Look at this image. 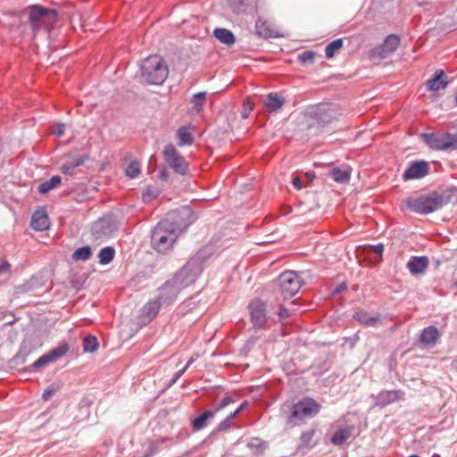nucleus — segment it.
Here are the masks:
<instances>
[{
    "label": "nucleus",
    "instance_id": "e433bc0d",
    "mask_svg": "<svg viewBox=\"0 0 457 457\" xmlns=\"http://www.w3.org/2000/svg\"><path fill=\"white\" fill-rule=\"evenodd\" d=\"M160 194V190L154 187H147L142 194V199L145 203L151 202Z\"/></svg>",
    "mask_w": 457,
    "mask_h": 457
},
{
    "label": "nucleus",
    "instance_id": "412c9836",
    "mask_svg": "<svg viewBox=\"0 0 457 457\" xmlns=\"http://www.w3.org/2000/svg\"><path fill=\"white\" fill-rule=\"evenodd\" d=\"M355 428L353 425L339 428L332 436L331 443L334 445H344L352 436Z\"/></svg>",
    "mask_w": 457,
    "mask_h": 457
},
{
    "label": "nucleus",
    "instance_id": "864d4df0",
    "mask_svg": "<svg viewBox=\"0 0 457 457\" xmlns=\"http://www.w3.org/2000/svg\"><path fill=\"white\" fill-rule=\"evenodd\" d=\"M345 289H346L345 283H342L341 285H339L338 287H336V289L333 291V294L334 295H337V294H339L340 292H342L343 290H345Z\"/></svg>",
    "mask_w": 457,
    "mask_h": 457
},
{
    "label": "nucleus",
    "instance_id": "6e6d98bb",
    "mask_svg": "<svg viewBox=\"0 0 457 457\" xmlns=\"http://www.w3.org/2000/svg\"><path fill=\"white\" fill-rule=\"evenodd\" d=\"M235 36L233 33L230 32V45H232L235 42Z\"/></svg>",
    "mask_w": 457,
    "mask_h": 457
},
{
    "label": "nucleus",
    "instance_id": "a18cd8bd",
    "mask_svg": "<svg viewBox=\"0 0 457 457\" xmlns=\"http://www.w3.org/2000/svg\"><path fill=\"white\" fill-rule=\"evenodd\" d=\"M193 361H194V360H193V358H191L188 361V362L187 363V365L182 370L177 371L174 374V377L171 379L170 384L175 383L184 374V372L189 368V366L192 364Z\"/></svg>",
    "mask_w": 457,
    "mask_h": 457
},
{
    "label": "nucleus",
    "instance_id": "c03bdc74",
    "mask_svg": "<svg viewBox=\"0 0 457 457\" xmlns=\"http://www.w3.org/2000/svg\"><path fill=\"white\" fill-rule=\"evenodd\" d=\"M253 108V104L252 103L251 99L248 97L243 104V111L241 113V116L243 119H246L249 116L250 112Z\"/></svg>",
    "mask_w": 457,
    "mask_h": 457
},
{
    "label": "nucleus",
    "instance_id": "13d9d810",
    "mask_svg": "<svg viewBox=\"0 0 457 457\" xmlns=\"http://www.w3.org/2000/svg\"><path fill=\"white\" fill-rule=\"evenodd\" d=\"M307 175H308V177H309V178H311V179L314 178V174L307 173Z\"/></svg>",
    "mask_w": 457,
    "mask_h": 457
},
{
    "label": "nucleus",
    "instance_id": "58836bf2",
    "mask_svg": "<svg viewBox=\"0 0 457 457\" xmlns=\"http://www.w3.org/2000/svg\"><path fill=\"white\" fill-rule=\"evenodd\" d=\"M50 362H54L52 357L50 356L49 353L42 355L39 357L34 363L32 364L33 369H39L41 367H44Z\"/></svg>",
    "mask_w": 457,
    "mask_h": 457
},
{
    "label": "nucleus",
    "instance_id": "9d476101",
    "mask_svg": "<svg viewBox=\"0 0 457 457\" xmlns=\"http://www.w3.org/2000/svg\"><path fill=\"white\" fill-rule=\"evenodd\" d=\"M400 45V37L395 34H391L386 37L383 44L378 46L370 51L371 58L385 59L395 52Z\"/></svg>",
    "mask_w": 457,
    "mask_h": 457
},
{
    "label": "nucleus",
    "instance_id": "f3484780",
    "mask_svg": "<svg viewBox=\"0 0 457 457\" xmlns=\"http://www.w3.org/2000/svg\"><path fill=\"white\" fill-rule=\"evenodd\" d=\"M446 79L447 76L443 70L436 71L433 77L427 82L428 89L430 91L445 89L448 85Z\"/></svg>",
    "mask_w": 457,
    "mask_h": 457
},
{
    "label": "nucleus",
    "instance_id": "b1692460",
    "mask_svg": "<svg viewBox=\"0 0 457 457\" xmlns=\"http://www.w3.org/2000/svg\"><path fill=\"white\" fill-rule=\"evenodd\" d=\"M285 104V98L278 93H270L264 100V105L269 112H276Z\"/></svg>",
    "mask_w": 457,
    "mask_h": 457
},
{
    "label": "nucleus",
    "instance_id": "f8f14e48",
    "mask_svg": "<svg viewBox=\"0 0 457 457\" xmlns=\"http://www.w3.org/2000/svg\"><path fill=\"white\" fill-rule=\"evenodd\" d=\"M228 404V396H225L222 400L214 405L212 410L204 411L202 415L192 420L193 430L198 431L206 426V421L217 416Z\"/></svg>",
    "mask_w": 457,
    "mask_h": 457
},
{
    "label": "nucleus",
    "instance_id": "49530a36",
    "mask_svg": "<svg viewBox=\"0 0 457 457\" xmlns=\"http://www.w3.org/2000/svg\"><path fill=\"white\" fill-rule=\"evenodd\" d=\"M247 404L246 402H244L243 403H241L235 411H230V429L234 427H237V426L231 421L232 419H234L236 416H237V414L242 411V409Z\"/></svg>",
    "mask_w": 457,
    "mask_h": 457
},
{
    "label": "nucleus",
    "instance_id": "3c124183",
    "mask_svg": "<svg viewBox=\"0 0 457 457\" xmlns=\"http://www.w3.org/2000/svg\"><path fill=\"white\" fill-rule=\"evenodd\" d=\"M54 393L55 389L53 386L47 387L42 395L43 400L47 401Z\"/></svg>",
    "mask_w": 457,
    "mask_h": 457
},
{
    "label": "nucleus",
    "instance_id": "2eb2a0df",
    "mask_svg": "<svg viewBox=\"0 0 457 457\" xmlns=\"http://www.w3.org/2000/svg\"><path fill=\"white\" fill-rule=\"evenodd\" d=\"M7 19L11 21H4V25L9 28L14 38H23L29 35V27L26 24H21L20 18L17 15L12 14L7 16Z\"/></svg>",
    "mask_w": 457,
    "mask_h": 457
},
{
    "label": "nucleus",
    "instance_id": "c9c22d12",
    "mask_svg": "<svg viewBox=\"0 0 457 457\" xmlns=\"http://www.w3.org/2000/svg\"><path fill=\"white\" fill-rule=\"evenodd\" d=\"M268 22L265 21L259 20L256 21L257 33L264 37H274L273 31L266 28Z\"/></svg>",
    "mask_w": 457,
    "mask_h": 457
},
{
    "label": "nucleus",
    "instance_id": "bf43d9fd",
    "mask_svg": "<svg viewBox=\"0 0 457 457\" xmlns=\"http://www.w3.org/2000/svg\"><path fill=\"white\" fill-rule=\"evenodd\" d=\"M453 286L457 288V279L453 282Z\"/></svg>",
    "mask_w": 457,
    "mask_h": 457
},
{
    "label": "nucleus",
    "instance_id": "7ed1b4c3",
    "mask_svg": "<svg viewBox=\"0 0 457 457\" xmlns=\"http://www.w3.org/2000/svg\"><path fill=\"white\" fill-rule=\"evenodd\" d=\"M448 203L446 197L437 192H431L419 197H411L406 200L409 210L420 214L433 212Z\"/></svg>",
    "mask_w": 457,
    "mask_h": 457
},
{
    "label": "nucleus",
    "instance_id": "473e14b6",
    "mask_svg": "<svg viewBox=\"0 0 457 457\" xmlns=\"http://www.w3.org/2000/svg\"><path fill=\"white\" fill-rule=\"evenodd\" d=\"M91 248L89 246H83L73 253L72 259L75 261H87L91 257Z\"/></svg>",
    "mask_w": 457,
    "mask_h": 457
},
{
    "label": "nucleus",
    "instance_id": "cd10ccee",
    "mask_svg": "<svg viewBox=\"0 0 457 457\" xmlns=\"http://www.w3.org/2000/svg\"><path fill=\"white\" fill-rule=\"evenodd\" d=\"M61 184V178L59 176H53L49 180L43 182L38 187V191L41 194H46L50 190L57 187Z\"/></svg>",
    "mask_w": 457,
    "mask_h": 457
},
{
    "label": "nucleus",
    "instance_id": "6ab92c4d",
    "mask_svg": "<svg viewBox=\"0 0 457 457\" xmlns=\"http://www.w3.org/2000/svg\"><path fill=\"white\" fill-rule=\"evenodd\" d=\"M407 267L412 275L423 273L428 267V259L426 256L411 257Z\"/></svg>",
    "mask_w": 457,
    "mask_h": 457
},
{
    "label": "nucleus",
    "instance_id": "5701e85b",
    "mask_svg": "<svg viewBox=\"0 0 457 457\" xmlns=\"http://www.w3.org/2000/svg\"><path fill=\"white\" fill-rule=\"evenodd\" d=\"M31 227L36 230H45L49 227V219L45 211H36L31 217Z\"/></svg>",
    "mask_w": 457,
    "mask_h": 457
},
{
    "label": "nucleus",
    "instance_id": "1a4fd4ad",
    "mask_svg": "<svg viewBox=\"0 0 457 457\" xmlns=\"http://www.w3.org/2000/svg\"><path fill=\"white\" fill-rule=\"evenodd\" d=\"M163 157L167 164L178 174L185 175L188 170V163L172 145L163 150Z\"/></svg>",
    "mask_w": 457,
    "mask_h": 457
},
{
    "label": "nucleus",
    "instance_id": "7c9ffc66",
    "mask_svg": "<svg viewBox=\"0 0 457 457\" xmlns=\"http://www.w3.org/2000/svg\"><path fill=\"white\" fill-rule=\"evenodd\" d=\"M97 338L94 336H87L83 340V349L86 353H95L98 349Z\"/></svg>",
    "mask_w": 457,
    "mask_h": 457
},
{
    "label": "nucleus",
    "instance_id": "a211bd4d",
    "mask_svg": "<svg viewBox=\"0 0 457 457\" xmlns=\"http://www.w3.org/2000/svg\"><path fill=\"white\" fill-rule=\"evenodd\" d=\"M440 337V333L435 326L425 328L420 336V342L424 346L435 345Z\"/></svg>",
    "mask_w": 457,
    "mask_h": 457
},
{
    "label": "nucleus",
    "instance_id": "4be33fe9",
    "mask_svg": "<svg viewBox=\"0 0 457 457\" xmlns=\"http://www.w3.org/2000/svg\"><path fill=\"white\" fill-rule=\"evenodd\" d=\"M353 318L361 325L368 327H375L380 323L379 314H371L365 311H360L355 312Z\"/></svg>",
    "mask_w": 457,
    "mask_h": 457
},
{
    "label": "nucleus",
    "instance_id": "c85d7f7f",
    "mask_svg": "<svg viewBox=\"0 0 457 457\" xmlns=\"http://www.w3.org/2000/svg\"><path fill=\"white\" fill-rule=\"evenodd\" d=\"M114 254L115 251L113 247H104L98 254L99 262L104 265L110 263L113 260Z\"/></svg>",
    "mask_w": 457,
    "mask_h": 457
},
{
    "label": "nucleus",
    "instance_id": "4c0bfd02",
    "mask_svg": "<svg viewBox=\"0 0 457 457\" xmlns=\"http://www.w3.org/2000/svg\"><path fill=\"white\" fill-rule=\"evenodd\" d=\"M140 171V164L137 162H130L126 168V175L131 179L137 177Z\"/></svg>",
    "mask_w": 457,
    "mask_h": 457
},
{
    "label": "nucleus",
    "instance_id": "a878e982",
    "mask_svg": "<svg viewBox=\"0 0 457 457\" xmlns=\"http://www.w3.org/2000/svg\"><path fill=\"white\" fill-rule=\"evenodd\" d=\"M177 137L179 140L178 144L179 146L191 145L193 143L191 129L188 127L180 128L177 132Z\"/></svg>",
    "mask_w": 457,
    "mask_h": 457
},
{
    "label": "nucleus",
    "instance_id": "6e6552de",
    "mask_svg": "<svg viewBox=\"0 0 457 457\" xmlns=\"http://www.w3.org/2000/svg\"><path fill=\"white\" fill-rule=\"evenodd\" d=\"M278 282L279 292L284 300L295 295L303 284L300 274L294 270H286L281 273Z\"/></svg>",
    "mask_w": 457,
    "mask_h": 457
},
{
    "label": "nucleus",
    "instance_id": "4d7b16f0",
    "mask_svg": "<svg viewBox=\"0 0 457 457\" xmlns=\"http://www.w3.org/2000/svg\"><path fill=\"white\" fill-rule=\"evenodd\" d=\"M161 179H167V174H166V172H165V171H162V172L161 173Z\"/></svg>",
    "mask_w": 457,
    "mask_h": 457
},
{
    "label": "nucleus",
    "instance_id": "de8ad7c7",
    "mask_svg": "<svg viewBox=\"0 0 457 457\" xmlns=\"http://www.w3.org/2000/svg\"><path fill=\"white\" fill-rule=\"evenodd\" d=\"M65 131V125L63 123L56 124L53 127V133L56 137H62L63 136Z\"/></svg>",
    "mask_w": 457,
    "mask_h": 457
},
{
    "label": "nucleus",
    "instance_id": "2f4dec72",
    "mask_svg": "<svg viewBox=\"0 0 457 457\" xmlns=\"http://www.w3.org/2000/svg\"><path fill=\"white\" fill-rule=\"evenodd\" d=\"M247 446L253 451V453L256 455L262 454L267 448L266 443L259 438L251 439L248 442Z\"/></svg>",
    "mask_w": 457,
    "mask_h": 457
},
{
    "label": "nucleus",
    "instance_id": "423d86ee",
    "mask_svg": "<svg viewBox=\"0 0 457 457\" xmlns=\"http://www.w3.org/2000/svg\"><path fill=\"white\" fill-rule=\"evenodd\" d=\"M320 410V405L314 400L306 398L291 408V413L287 418V423L291 427L301 425L306 418L316 415Z\"/></svg>",
    "mask_w": 457,
    "mask_h": 457
},
{
    "label": "nucleus",
    "instance_id": "dca6fc26",
    "mask_svg": "<svg viewBox=\"0 0 457 457\" xmlns=\"http://www.w3.org/2000/svg\"><path fill=\"white\" fill-rule=\"evenodd\" d=\"M404 398V393L401 390H386L381 391L378 395V404L380 406H386L396 401L403 400Z\"/></svg>",
    "mask_w": 457,
    "mask_h": 457
},
{
    "label": "nucleus",
    "instance_id": "79ce46f5",
    "mask_svg": "<svg viewBox=\"0 0 457 457\" xmlns=\"http://www.w3.org/2000/svg\"><path fill=\"white\" fill-rule=\"evenodd\" d=\"M205 96L206 94L204 92H200L197 94H195L192 97V104L196 108V111H199V107L202 106L205 102Z\"/></svg>",
    "mask_w": 457,
    "mask_h": 457
},
{
    "label": "nucleus",
    "instance_id": "72a5a7b5",
    "mask_svg": "<svg viewBox=\"0 0 457 457\" xmlns=\"http://www.w3.org/2000/svg\"><path fill=\"white\" fill-rule=\"evenodd\" d=\"M333 113L334 112L332 110L323 111L319 109V112L316 113L319 123L325 125L331 122L335 119Z\"/></svg>",
    "mask_w": 457,
    "mask_h": 457
},
{
    "label": "nucleus",
    "instance_id": "09e8293b",
    "mask_svg": "<svg viewBox=\"0 0 457 457\" xmlns=\"http://www.w3.org/2000/svg\"><path fill=\"white\" fill-rule=\"evenodd\" d=\"M291 313H292V310H290L287 307H284V306H280L279 312L278 314L281 320H284V319L288 318L291 315Z\"/></svg>",
    "mask_w": 457,
    "mask_h": 457
},
{
    "label": "nucleus",
    "instance_id": "5fc2aeb1",
    "mask_svg": "<svg viewBox=\"0 0 457 457\" xmlns=\"http://www.w3.org/2000/svg\"><path fill=\"white\" fill-rule=\"evenodd\" d=\"M227 419H225L223 421H221L219 425L218 430H225L227 429V424H226Z\"/></svg>",
    "mask_w": 457,
    "mask_h": 457
},
{
    "label": "nucleus",
    "instance_id": "052dcab7",
    "mask_svg": "<svg viewBox=\"0 0 457 457\" xmlns=\"http://www.w3.org/2000/svg\"><path fill=\"white\" fill-rule=\"evenodd\" d=\"M409 457H420V456H419V455H416V454H412V455H411V456H409Z\"/></svg>",
    "mask_w": 457,
    "mask_h": 457
},
{
    "label": "nucleus",
    "instance_id": "c756f323",
    "mask_svg": "<svg viewBox=\"0 0 457 457\" xmlns=\"http://www.w3.org/2000/svg\"><path fill=\"white\" fill-rule=\"evenodd\" d=\"M343 47V39L337 38L330 42L325 48L326 57L333 58L341 48Z\"/></svg>",
    "mask_w": 457,
    "mask_h": 457
},
{
    "label": "nucleus",
    "instance_id": "20e7f679",
    "mask_svg": "<svg viewBox=\"0 0 457 457\" xmlns=\"http://www.w3.org/2000/svg\"><path fill=\"white\" fill-rule=\"evenodd\" d=\"M179 230L173 228L168 222H160L154 228L152 234V245L159 253H165L171 249L177 240Z\"/></svg>",
    "mask_w": 457,
    "mask_h": 457
},
{
    "label": "nucleus",
    "instance_id": "ea45409f",
    "mask_svg": "<svg viewBox=\"0 0 457 457\" xmlns=\"http://www.w3.org/2000/svg\"><path fill=\"white\" fill-rule=\"evenodd\" d=\"M213 36L220 42L228 45V29H215Z\"/></svg>",
    "mask_w": 457,
    "mask_h": 457
},
{
    "label": "nucleus",
    "instance_id": "bb28decb",
    "mask_svg": "<svg viewBox=\"0 0 457 457\" xmlns=\"http://www.w3.org/2000/svg\"><path fill=\"white\" fill-rule=\"evenodd\" d=\"M315 432V429H308L303 432L300 436L301 444L298 448L310 449L313 447L315 445V442L313 441Z\"/></svg>",
    "mask_w": 457,
    "mask_h": 457
},
{
    "label": "nucleus",
    "instance_id": "ddd939ff",
    "mask_svg": "<svg viewBox=\"0 0 457 457\" xmlns=\"http://www.w3.org/2000/svg\"><path fill=\"white\" fill-rule=\"evenodd\" d=\"M199 274V267L195 262H189L178 272L176 279L180 286L187 287L195 281Z\"/></svg>",
    "mask_w": 457,
    "mask_h": 457
},
{
    "label": "nucleus",
    "instance_id": "603ef678",
    "mask_svg": "<svg viewBox=\"0 0 457 457\" xmlns=\"http://www.w3.org/2000/svg\"><path fill=\"white\" fill-rule=\"evenodd\" d=\"M293 186L296 188V189H301L302 188V182H301V179L300 178L298 177H295L293 179Z\"/></svg>",
    "mask_w": 457,
    "mask_h": 457
},
{
    "label": "nucleus",
    "instance_id": "f704fd0d",
    "mask_svg": "<svg viewBox=\"0 0 457 457\" xmlns=\"http://www.w3.org/2000/svg\"><path fill=\"white\" fill-rule=\"evenodd\" d=\"M68 351H69L68 344L62 343L58 347L51 350L49 352V354L52 357L53 361H55L56 360L64 356L68 353Z\"/></svg>",
    "mask_w": 457,
    "mask_h": 457
},
{
    "label": "nucleus",
    "instance_id": "a19ab883",
    "mask_svg": "<svg viewBox=\"0 0 457 457\" xmlns=\"http://www.w3.org/2000/svg\"><path fill=\"white\" fill-rule=\"evenodd\" d=\"M364 251L367 253V254L370 253H376L378 255L379 259L377 261L378 262L381 260L382 253L384 251V245L382 244H378L376 245H369L368 247L364 248Z\"/></svg>",
    "mask_w": 457,
    "mask_h": 457
},
{
    "label": "nucleus",
    "instance_id": "f257e3e1",
    "mask_svg": "<svg viewBox=\"0 0 457 457\" xmlns=\"http://www.w3.org/2000/svg\"><path fill=\"white\" fill-rule=\"evenodd\" d=\"M57 20V12L53 9L33 5L29 8V21L31 37L39 34H48Z\"/></svg>",
    "mask_w": 457,
    "mask_h": 457
},
{
    "label": "nucleus",
    "instance_id": "0eeeda50",
    "mask_svg": "<svg viewBox=\"0 0 457 457\" xmlns=\"http://www.w3.org/2000/svg\"><path fill=\"white\" fill-rule=\"evenodd\" d=\"M423 141L433 150H457V134L451 133H424Z\"/></svg>",
    "mask_w": 457,
    "mask_h": 457
},
{
    "label": "nucleus",
    "instance_id": "393cba45",
    "mask_svg": "<svg viewBox=\"0 0 457 457\" xmlns=\"http://www.w3.org/2000/svg\"><path fill=\"white\" fill-rule=\"evenodd\" d=\"M328 176H330L337 183H347L351 177V169L349 168H333L329 170Z\"/></svg>",
    "mask_w": 457,
    "mask_h": 457
},
{
    "label": "nucleus",
    "instance_id": "f03ea898",
    "mask_svg": "<svg viewBox=\"0 0 457 457\" xmlns=\"http://www.w3.org/2000/svg\"><path fill=\"white\" fill-rule=\"evenodd\" d=\"M140 75L148 84L162 85L168 78L169 68L162 57L154 54L142 62Z\"/></svg>",
    "mask_w": 457,
    "mask_h": 457
},
{
    "label": "nucleus",
    "instance_id": "8fccbe9b",
    "mask_svg": "<svg viewBox=\"0 0 457 457\" xmlns=\"http://www.w3.org/2000/svg\"><path fill=\"white\" fill-rule=\"evenodd\" d=\"M11 270V264L5 261L2 260L0 262V274L2 273H8Z\"/></svg>",
    "mask_w": 457,
    "mask_h": 457
},
{
    "label": "nucleus",
    "instance_id": "aec40b11",
    "mask_svg": "<svg viewBox=\"0 0 457 457\" xmlns=\"http://www.w3.org/2000/svg\"><path fill=\"white\" fill-rule=\"evenodd\" d=\"M84 155H68L62 163L61 170L63 174L71 175L75 168L81 166L86 162Z\"/></svg>",
    "mask_w": 457,
    "mask_h": 457
},
{
    "label": "nucleus",
    "instance_id": "39448f33",
    "mask_svg": "<svg viewBox=\"0 0 457 457\" xmlns=\"http://www.w3.org/2000/svg\"><path fill=\"white\" fill-rule=\"evenodd\" d=\"M176 293L168 285L162 287L157 299L150 300L141 310L140 319L143 323L150 322L159 312L162 303H170Z\"/></svg>",
    "mask_w": 457,
    "mask_h": 457
},
{
    "label": "nucleus",
    "instance_id": "37998d69",
    "mask_svg": "<svg viewBox=\"0 0 457 457\" xmlns=\"http://www.w3.org/2000/svg\"><path fill=\"white\" fill-rule=\"evenodd\" d=\"M315 53L312 51H304L299 54L298 58L303 63H312L314 62Z\"/></svg>",
    "mask_w": 457,
    "mask_h": 457
},
{
    "label": "nucleus",
    "instance_id": "9b49d317",
    "mask_svg": "<svg viewBox=\"0 0 457 457\" xmlns=\"http://www.w3.org/2000/svg\"><path fill=\"white\" fill-rule=\"evenodd\" d=\"M248 309L253 327L263 328L268 320L266 303L261 299H253L250 302Z\"/></svg>",
    "mask_w": 457,
    "mask_h": 457
},
{
    "label": "nucleus",
    "instance_id": "4468645a",
    "mask_svg": "<svg viewBox=\"0 0 457 457\" xmlns=\"http://www.w3.org/2000/svg\"><path fill=\"white\" fill-rule=\"evenodd\" d=\"M429 173V165L425 161L412 162L403 174L404 181L424 178Z\"/></svg>",
    "mask_w": 457,
    "mask_h": 457
}]
</instances>
